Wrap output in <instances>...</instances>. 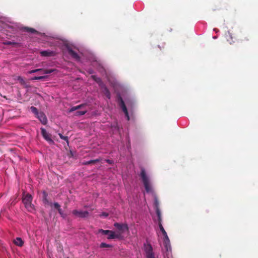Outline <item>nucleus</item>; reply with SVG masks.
I'll return each mask as SVG.
<instances>
[{
    "label": "nucleus",
    "mask_w": 258,
    "mask_h": 258,
    "mask_svg": "<svg viewBox=\"0 0 258 258\" xmlns=\"http://www.w3.org/2000/svg\"><path fill=\"white\" fill-rule=\"evenodd\" d=\"M87 112V109H85L82 110L77 111L75 112V115L76 116H82L84 115Z\"/></svg>",
    "instance_id": "f3484780"
},
{
    "label": "nucleus",
    "mask_w": 258,
    "mask_h": 258,
    "mask_svg": "<svg viewBox=\"0 0 258 258\" xmlns=\"http://www.w3.org/2000/svg\"><path fill=\"white\" fill-rule=\"evenodd\" d=\"M249 40V38L248 36H244L241 39V43L244 44L245 42L248 41Z\"/></svg>",
    "instance_id": "cd10ccee"
},
{
    "label": "nucleus",
    "mask_w": 258,
    "mask_h": 258,
    "mask_svg": "<svg viewBox=\"0 0 258 258\" xmlns=\"http://www.w3.org/2000/svg\"><path fill=\"white\" fill-rule=\"evenodd\" d=\"M107 163L109 164H113V161L112 160H109V159H105V160Z\"/></svg>",
    "instance_id": "f704fd0d"
},
{
    "label": "nucleus",
    "mask_w": 258,
    "mask_h": 258,
    "mask_svg": "<svg viewBox=\"0 0 258 258\" xmlns=\"http://www.w3.org/2000/svg\"><path fill=\"white\" fill-rule=\"evenodd\" d=\"M107 239H122L123 236L120 234V233H116L114 231H111L110 233L108 234Z\"/></svg>",
    "instance_id": "6e6552de"
},
{
    "label": "nucleus",
    "mask_w": 258,
    "mask_h": 258,
    "mask_svg": "<svg viewBox=\"0 0 258 258\" xmlns=\"http://www.w3.org/2000/svg\"><path fill=\"white\" fill-rule=\"evenodd\" d=\"M26 31L31 33H37L38 32L34 29L31 28L26 27L25 28Z\"/></svg>",
    "instance_id": "aec40b11"
},
{
    "label": "nucleus",
    "mask_w": 258,
    "mask_h": 258,
    "mask_svg": "<svg viewBox=\"0 0 258 258\" xmlns=\"http://www.w3.org/2000/svg\"><path fill=\"white\" fill-rule=\"evenodd\" d=\"M43 194H44V199H43V201H44V203L48 204L49 205V206L51 207H52V203L51 202H49L48 200L46 198L47 194L45 192H44Z\"/></svg>",
    "instance_id": "a211bd4d"
},
{
    "label": "nucleus",
    "mask_w": 258,
    "mask_h": 258,
    "mask_svg": "<svg viewBox=\"0 0 258 258\" xmlns=\"http://www.w3.org/2000/svg\"><path fill=\"white\" fill-rule=\"evenodd\" d=\"M46 78V76H39V77H34L32 78L31 80H44Z\"/></svg>",
    "instance_id": "a878e982"
},
{
    "label": "nucleus",
    "mask_w": 258,
    "mask_h": 258,
    "mask_svg": "<svg viewBox=\"0 0 258 258\" xmlns=\"http://www.w3.org/2000/svg\"><path fill=\"white\" fill-rule=\"evenodd\" d=\"M14 243L15 245L19 246H22L24 244V241L20 237H17L14 240Z\"/></svg>",
    "instance_id": "ddd939ff"
},
{
    "label": "nucleus",
    "mask_w": 258,
    "mask_h": 258,
    "mask_svg": "<svg viewBox=\"0 0 258 258\" xmlns=\"http://www.w3.org/2000/svg\"><path fill=\"white\" fill-rule=\"evenodd\" d=\"M164 243V246L166 249V250L167 251H171V248L169 244V243Z\"/></svg>",
    "instance_id": "7c9ffc66"
},
{
    "label": "nucleus",
    "mask_w": 258,
    "mask_h": 258,
    "mask_svg": "<svg viewBox=\"0 0 258 258\" xmlns=\"http://www.w3.org/2000/svg\"><path fill=\"white\" fill-rule=\"evenodd\" d=\"M40 54L42 56H53L54 53L52 51L44 50L40 52Z\"/></svg>",
    "instance_id": "9b49d317"
},
{
    "label": "nucleus",
    "mask_w": 258,
    "mask_h": 258,
    "mask_svg": "<svg viewBox=\"0 0 258 258\" xmlns=\"http://www.w3.org/2000/svg\"><path fill=\"white\" fill-rule=\"evenodd\" d=\"M112 245L110 244H106L104 242L101 243L100 244V247L101 248H105V247H111Z\"/></svg>",
    "instance_id": "393cba45"
},
{
    "label": "nucleus",
    "mask_w": 258,
    "mask_h": 258,
    "mask_svg": "<svg viewBox=\"0 0 258 258\" xmlns=\"http://www.w3.org/2000/svg\"><path fill=\"white\" fill-rule=\"evenodd\" d=\"M17 80L19 81V82L22 85L25 84V80H24V79L22 77H21L20 76H18V78H17Z\"/></svg>",
    "instance_id": "c85d7f7f"
},
{
    "label": "nucleus",
    "mask_w": 258,
    "mask_h": 258,
    "mask_svg": "<svg viewBox=\"0 0 258 258\" xmlns=\"http://www.w3.org/2000/svg\"><path fill=\"white\" fill-rule=\"evenodd\" d=\"M113 225L118 230L116 233H120L121 235L125 231L128 230V227L126 224L115 222Z\"/></svg>",
    "instance_id": "7ed1b4c3"
},
{
    "label": "nucleus",
    "mask_w": 258,
    "mask_h": 258,
    "mask_svg": "<svg viewBox=\"0 0 258 258\" xmlns=\"http://www.w3.org/2000/svg\"><path fill=\"white\" fill-rule=\"evenodd\" d=\"M72 214L77 217L81 218H86L89 216V213L87 211H83L74 210L72 211Z\"/></svg>",
    "instance_id": "423d86ee"
},
{
    "label": "nucleus",
    "mask_w": 258,
    "mask_h": 258,
    "mask_svg": "<svg viewBox=\"0 0 258 258\" xmlns=\"http://www.w3.org/2000/svg\"><path fill=\"white\" fill-rule=\"evenodd\" d=\"M103 92L107 98H108V99L110 98L111 95H110V92H109V90L106 87H105V86L104 87Z\"/></svg>",
    "instance_id": "2eb2a0df"
},
{
    "label": "nucleus",
    "mask_w": 258,
    "mask_h": 258,
    "mask_svg": "<svg viewBox=\"0 0 258 258\" xmlns=\"http://www.w3.org/2000/svg\"><path fill=\"white\" fill-rule=\"evenodd\" d=\"M99 233H100L103 235H108V234H109V233L111 232V230L100 229L99 230Z\"/></svg>",
    "instance_id": "4be33fe9"
},
{
    "label": "nucleus",
    "mask_w": 258,
    "mask_h": 258,
    "mask_svg": "<svg viewBox=\"0 0 258 258\" xmlns=\"http://www.w3.org/2000/svg\"><path fill=\"white\" fill-rule=\"evenodd\" d=\"M144 248L147 258H155L153 247L150 244H145Z\"/></svg>",
    "instance_id": "20e7f679"
},
{
    "label": "nucleus",
    "mask_w": 258,
    "mask_h": 258,
    "mask_svg": "<svg viewBox=\"0 0 258 258\" xmlns=\"http://www.w3.org/2000/svg\"><path fill=\"white\" fill-rule=\"evenodd\" d=\"M155 205L156 207V209L157 208V207H158L159 203H158V201L157 199H155Z\"/></svg>",
    "instance_id": "e433bc0d"
},
{
    "label": "nucleus",
    "mask_w": 258,
    "mask_h": 258,
    "mask_svg": "<svg viewBox=\"0 0 258 258\" xmlns=\"http://www.w3.org/2000/svg\"><path fill=\"white\" fill-rule=\"evenodd\" d=\"M37 117L43 124H46L47 122V119L45 114L42 112H40L37 115Z\"/></svg>",
    "instance_id": "1a4fd4ad"
},
{
    "label": "nucleus",
    "mask_w": 258,
    "mask_h": 258,
    "mask_svg": "<svg viewBox=\"0 0 258 258\" xmlns=\"http://www.w3.org/2000/svg\"><path fill=\"white\" fill-rule=\"evenodd\" d=\"M121 109H122L123 112L124 113V114L125 115V116L127 118V120H130V116H129V115H128V111H127V108L126 107V106L122 107Z\"/></svg>",
    "instance_id": "6ab92c4d"
},
{
    "label": "nucleus",
    "mask_w": 258,
    "mask_h": 258,
    "mask_svg": "<svg viewBox=\"0 0 258 258\" xmlns=\"http://www.w3.org/2000/svg\"><path fill=\"white\" fill-rule=\"evenodd\" d=\"M119 106H120V107L122 108V107L125 106V103L121 97H119Z\"/></svg>",
    "instance_id": "bb28decb"
},
{
    "label": "nucleus",
    "mask_w": 258,
    "mask_h": 258,
    "mask_svg": "<svg viewBox=\"0 0 258 258\" xmlns=\"http://www.w3.org/2000/svg\"><path fill=\"white\" fill-rule=\"evenodd\" d=\"M108 215V214L107 213H104V212L102 213L101 214V216H103L104 217H107Z\"/></svg>",
    "instance_id": "4c0bfd02"
},
{
    "label": "nucleus",
    "mask_w": 258,
    "mask_h": 258,
    "mask_svg": "<svg viewBox=\"0 0 258 258\" xmlns=\"http://www.w3.org/2000/svg\"><path fill=\"white\" fill-rule=\"evenodd\" d=\"M54 207L55 209L56 210H58L60 208V205L57 202H55L53 204H52V207Z\"/></svg>",
    "instance_id": "2f4dec72"
},
{
    "label": "nucleus",
    "mask_w": 258,
    "mask_h": 258,
    "mask_svg": "<svg viewBox=\"0 0 258 258\" xmlns=\"http://www.w3.org/2000/svg\"><path fill=\"white\" fill-rule=\"evenodd\" d=\"M67 49H68L69 54L73 58H74V59H75L77 60H80V56H79V55H78V54L76 52L74 51L72 49V48H71L70 47H68Z\"/></svg>",
    "instance_id": "9d476101"
},
{
    "label": "nucleus",
    "mask_w": 258,
    "mask_h": 258,
    "mask_svg": "<svg viewBox=\"0 0 258 258\" xmlns=\"http://www.w3.org/2000/svg\"><path fill=\"white\" fill-rule=\"evenodd\" d=\"M41 134L43 137V138L50 144H54V142L53 140L51 139V135L47 132L46 130L44 128H41Z\"/></svg>",
    "instance_id": "39448f33"
},
{
    "label": "nucleus",
    "mask_w": 258,
    "mask_h": 258,
    "mask_svg": "<svg viewBox=\"0 0 258 258\" xmlns=\"http://www.w3.org/2000/svg\"><path fill=\"white\" fill-rule=\"evenodd\" d=\"M57 211L59 214L61 215V216L63 218H64L65 216L62 212L61 209L60 208L59 209H58Z\"/></svg>",
    "instance_id": "72a5a7b5"
},
{
    "label": "nucleus",
    "mask_w": 258,
    "mask_h": 258,
    "mask_svg": "<svg viewBox=\"0 0 258 258\" xmlns=\"http://www.w3.org/2000/svg\"><path fill=\"white\" fill-rule=\"evenodd\" d=\"M85 106H86V104H82L76 106H73L70 109L69 112H73V111L78 110V109H83Z\"/></svg>",
    "instance_id": "f8f14e48"
},
{
    "label": "nucleus",
    "mask_w": 258,
    "mask_h": 258,
    "mask_svg": "<svg viewBox=\"0 0 258 258\" xmlns=\"http://www.w3.org/2000/svg\"><path fill=\"white\" fill-rule=\"evenodd\" d=\"M92 77L97 82H99L101 81L100 79L99 78H96L95 76H92Z\"/></svg>",
    "instance_id": "c9c22d12"
},
{
    "label": "nucleus",
    "mask_w": 258,
    "mask_h": 258,
    "mask_svg": "<svg viewBox=\"0 0 258 258\" xmlns=\"http://www.w3.org/2000/svg\"><path fill=\"white\" fill-rule=\"evenodd\" d=\"M4 43H5V44H6V45H14V44H16L15 42L10 41H7L5 42Z\"/></svg>",
    "instance_id": "473e14b6"
},
{
    "label": "nucleus",
    "mask_w": 258,
    "mask_h": 258,
    "mask_svg": "<svg viewBox=\"0 0 258 258\" xmlns=\"http://www.w3.org/2000/svg\"><path fill=\"white\" fill-rule=\"evenodd\" d=\"M55 71V69H48L45 70L43 69H38L35 70H32L28 72L29 74H31L34 73L40 72L41 74L45 75L47 74H50L54 72Z\"/></svg>",
    "instance_id": "0eeeda50"
},
{
    "label": "nucleus",
    "mask_w": 258,
    "mask_h": 258,
    "mask_svg": "<svg viewBox=\"0 0 258 258\" xmlns=\"http://www.w3.org/2000/svg\"><path fill=\"white\" fill-rule=\"evenodd\" d=\"M31 111L37 115L40 112H39L37 108L34 106H31L30 108Z\"/></svg>",
    "instance_id": "412c9836"
},
{
    "label": "nucleus",
    "mask_w": 258,
    "mask_h": 258,
    "mask_svg": "<svg viewBox=\"0 0 258 258\" xmlns=\"http://www.w3.org/2000/svg\"><path fill=\"white\" fill-rule=\"evenodd\" d=\"M140 176L142 179L146 192L148 193L153 192V189L150 184L149 178L146 174L145 169L143 168H141Z\"/></svg>",
    "instance_id": "f257e3e1"
},
{
    "label": "nucleus",
    "mask_w": 258,
    "mask_h": 258,
    "mask_svg": "<svg viewBox=\"0 0 258 258\" xmlns=\"http://www.w3.org/2000/svg\"><path fill=\"white\" fill-rule=\"evenodd\" d=\"M100 161H101V159L98 158V159L91 160H90L88 161L83 162L82 164H83V165H89V164H94L97 162H99Z\"/></svg>",
    "instance_id": "4468645a"
},
{
    "label": "nucleus",
    "mask_w": 258,
    "mask_h": 258,
    "mask_svg": "<svg viewBox=\"0 0 258 258\" xmlns=\"http://www.w3.org/2000/svg\"><path fill=\"white\" fill-rule=\"evenodd\" d=\"M58 136L62 140L66 141L68 143H69V138L67 136H64L61 134H58Z\"/></svg>",
    "instance_id": "b1692460"
},
{
    "label": "nucleus",
    "mask_w": 258,
    "mask_h": 258,
    "mask_svg": "<svg viewBox=\"0 0 258 258\" xmlns=\"http://www.w3.org/2000/svg\"><path fill=\"white\" fill-rule=\"evenodd\" d=\"M33 197L29 194H23L22 201L25 208L29 212H32L34 210V206L32 204Z\"/></svg>",
    "instance_id": "f03ea898"
},
{
    "label": "nucleus",
    "mask_w": 258,
    "mask_h": 258,
    "mask_svg": "<svg viewBox=\"0 0 258 258\" xmlns=\"http://www.w3.org/2000/svg\"><path fill=\"white\" fill-rule=\"evenodd\" d=\"M156 212L158 216V222H162L161 213L159 207H157L156 209Z\"/></svg>",
    "instance_id": "dca6fc26"
},
{
    "label": "nucleus",
    "mask_w": 258,
    "mask_h": 258,
    "mask_svg": "<svg viewBox=\"0 0 258 258\" xmlns=\"http://www.w3.org/2000/svg\"><path fill=\"white\" fill-rule=\"evenodd\" d=\"M158 225H159V228L160 229V230L161 231L163 235V234H165L166 232L165 231V229H164L162 225V222H158Z\"/></svg>",
    "instance_id": "5701e85b"
},
{
    "label": "nucleus",
    "mask_w": 258,
    "mask_h": 258,
    "mask_svg": "<svg viewBox=\"0 0 258 258\" xmlns=\"http://www.w3.org/2000/svg\"><path fill=\"white\" fill-rule=\"evenodd\" d=\"M163 236L164 237V243H169V239L167 233L165 234H163Z\"/></svg>",
    "instance_id": "c756f323"
}]
</instances>
